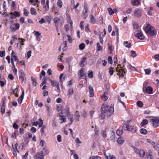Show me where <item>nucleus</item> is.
Masks as SVG:
<instances>
[{
  "label": "nucleus",
  "instance_id": "nucleus-1",
  "mask_svg": "<svg viewBox=\"0 0 159 159\" xmlns=\"http://www.w3.org/2000/svg\"><path fill=\"white\" fill-rule=\"evenodd\" d=\"M103 107L101 108V112L104 113L106 116H109L113 114L114 112V109L113 105L112 104L109 106L106 103L103 104Z\"/></svg>",
  "mask_w": 159,
  "mask_h": 159
},
{
  "label": "nucleus",
  "instance_id": "nucleus-2",
  "mask_svg": "<svg viewBox=\"0 0 159 159\" xmlns=\"http://www.w3.org/2000/svg\"><path fill=\"white\" fill-rule=\"evenodd\" d=\"M144 30L146 32L150 35L152 36L155 35L154 28L149 24H148L145 27Z\"/></svg>",
  "mask_w": 159,
  "mask_h": 159
},
{
  "label": "nucleus",
  "instance_id": "nucleus-3",
  "mask_svg": "<svg viewBox=\"0 0 159 159\" xmlns=\"http://www.w3.org/2000/svg\"><path fill=\"white\" fill-rule=\"evenodd\" d=\"M151 119L152 122L153 126L156 128L159 126V119L155 117H152Z\"/></svg>",
  "mask_w": 159,
  "mask_h": 159
},
{
  "label": "nucleus",
  "instance_id": "nucleus-4",
  "mask_svg": "<svg viewBox=\"0 0 159 159\" xmlns=\"http://www.w3.org/2000/svg\"><path fill=\"white\" fill-rule=\"evenodd\" d=\"M143 89L144 93L151 94L152 93V89L150 86H148L147 88L143 87Z\"/></svg>",
  "mask_w": 159,
  "mask_h": 159
},
{
  "label": "nucleus",
  "instance_id": "nucleus-5",
  "mask_svg": "<svg viewBox=\"0 0 159 159\" xmlns=\"http://www.w3.org/2000/svg\"><path fill=\"white\" fill-rule=\"evenodd\" d=\"M19 78H21L23 81L25 82L26 81V79L24 73L22 70H19Z\"/></svg>",
  "mask_w": 159,
  "mask_h": 159
},
{
  "label": "nucleus",
  "instance_id": "nucleus-6",
  "mask_svg": "<svg viewBox=\"0 0 159 159\" xmlns=\"http://www.w3.org/2000/svg\"><path fill=\"white\" fill-rule=\"evenodd\" d=\"M135 36L140 40H143L144 39V36L141 30H139L138 33L135 35Z\"/></svg>",
  "mask_w": 159,
  "mask_h": 159
},
{
  "label": "nucleus",
  "instance_id": "nucleus-7",
  "mask_svg": "<svg viewBox=\"0 0 159 159\" xmlns=\"http://www.w3.org/2000/svg\"><path fill=\"white\" fill-rule=\"evenodd\" d=\"M87 9V4H85L84 5V10L83 12V16L84 18H86L88 16Z\"/></svg>",
  "mask_w": 159,
  "mask_h": 159
},
{
  "label": "nucleus",
  "instance_id": "nucleus-8",
  "mask_svg": "<svg viewBox=\"0 0 159 159\" xmlns=\"http://www.w3.org/2000/svg\"><path fill=\"white\" fill-rule=\"evenodd\" d=\"M19 27V24L18 23H16L11 26L10 29L12 30V31H15L17 30L18 29Z\"/></svg>",
  "mask_w": 159,
  "mask_h": 159
},
{
  "label": "nucleus",
  "instance_id": "nucleus-9",
  "mask_svg": "<svg viewBox=\"0 0 159 159\" xmlns=\"http://www.w3.org/2000/svg\"><path fill=\"white\" fill-rule=\"evenodd\" d=\"M35 159H43L44 158L43 152L41 151L40 152H38L36 154Z\"/></svg>",
  "mask_w": 159,
  "mask_h": 159
},
{
  "label": "nucleus",
  "instance_id": "nucleus-10",
  "mask_svg": "<svg viewBox=\"0 0 159 159\" xmlns=\"http://www.w3.org/2000/svg\"><path fill=\"white\" fill-rule=\"evenodd\" d=\"M134 16L137 17H139L142 15V11L139 9H136L134 11Z\"/></svg>",
  "mask_w": 159,
  "mask_h": 159
},
{
  "label": "nucleus",
  "instance_id": "nucleus-11",
  "mask_svg": "<svg viewBox=\"0 0 159 159\" xmlns=\"http://www.w3.org/2000/svg\"><path fill=\"white\" fill-rule=\"evenodd\" d=\"M132 126H129L128 124H124L122 126V129L125 130L130 131Z\"/></svg>",
  "mask_w": 159,
  "mask_h": 159
},
{
  "label": "nucleus",
  "instance_id": "nucleus-12",
  "mask_svg": "<svg viewBox=\"0 0 159 159\" xmlns=\"http://www.w3.org/2000/svg\"><path fill=\"white\" fill-rule=\"evenodd\" d=\"M11 16L10 18L11 19L15 18L16 17H18L20 16V13L16 11H14L13 13H11Z\"/></svg>",
  "mask_w": 159,
  "mask_h": 159
},
{
  "label": "nucleus",
  "instance_id": "nucleus-13",
  "mask_svg": "<svg viewBox=\"0 0 159 159\" xmlns=\"http://www.w3.org/2000/svg\"><path fill=\"white\" fill-rule=\"evenodd\" d=\"M84 69L83 68H81L79 71L78 75L80 77H82L84 75L86 74V73H85L84 72Z\"/></svg>",
  "mask_w": 159,
  "mask_h": 159
},
{
  "label": "nucleus",
  "instance_id": "nucleus-14",
  "mask_svg": "<svg viewBox=\"0 0 159 159\" xmlns=\"http://www.w3.org/2000/svg\"><path fill=\"white\" fill-rule=\"evenodd\" d=\"M89 97H93L94 96V90L93 88L91 85L89 86Z\"/></svg>",
  "mask_w": 159,
  "mask_h": 159
},
{
  "label": "nucleus",
  "instance_id": "nucleus-15",
  "mask_svg": "<svg viewBox=\"0 0 159 159\" xmlns=\"http://www.w3.org/2000/svg\"><path fill=\"white\" fill-rule=\"evenodd\" d=\"M116 71L118 72L117 75L120 77H122L124 76V73H125V71L122 69L119 70L116 69Z\"/></svg>",
  "mask_w": 159,
  "mask_h": 159
},
{
  "label": "nucleus",
  "instance_id": "nucleus-16",
  "mask_svg": "<svg viewBox=\"0 0 159 159\" xmlns=\"http://www.w3.org/2000/svg\"><path fill=\"white\" fill-rule=\"evenodd\" d=\"M141 0H131V4L133 6L138 5L140 3Z\"/></svg>",
  "mask_w": 159,
  "mask_h": 159
},
{
  "label": "nucleus",
  "instance_id": "nucleus-17",
  "mask_svg": "<svg viewBox=\"0 0 159 159\" xmlns=\"http://www.w3.org/2000/svg\"><path fill=\"white\" fill-rule=\"evenodd\" d=\"M53 21L55 24V25L57 26H58V24L61 21V18L60 17H56L54 19Z\"/></svg>",
  "mask_w": 159,
  "mask_h": 159
},
{
  "label": "nucleus",
  "instance_id": "nucleus-18",
  "mask_svg": "<svg viewBox=\"0 0 159 159\" xmlns=\"http://www.w3.org/2000/svg\"><path fill=\"white\" fill-rule=\"evenodd\" d=\"M108 93L107 92H105L103 94H102L101 96L102 99L104 101H106L108 99V97L107 96Z\"/></svg>",
  "mask_w": 159,
  "mask_h": 159
},
{
  "label": "nucleus",
  "instance_id": "nucleus-19",
  "mask_svg": "<svg viewBox=\"0 0 159 159\" xmlns=\"http://www.w3.org/2000/svg\"><path fill=\"white\" fill-rule=\"evenodd\" d=\"M105 156H106L107 159H116L115 157L113 155H111L110 154H108L107 155L105 153H104Z\"/></svg>",
  "mask_w": 159,
  "mask_h": 159
},
{
  "label": "nucleus",
  "instance_id": "nucleus-20",
  "mask_svg": "<svg viewBox=\"0 0 159 159\" xmlns=\"http://www.w3.org/2000/svg\"><path fill=\"white\" fill-rule=\"evenodd\" d=\"M86 59V58L85 57H84L82 58L80 64V66L81 67H83L85 66L84 63H85Z\"/></svg>",
  "mask_w": 159,
  "mask_h": 159
},
{
  "label": "nucleus",
  "instance_id": "nucleus-21",
  "mask_svg": "<svg viewBox=\"0 0 159 159\" xmlns=\"http://www.w3.org/2000/svg\"><path fill=\"white\" fill-rule=\"evenodd\" d=\"M24 91H22L21 95L20 96V97L18 99V102L19 103L21 104L22 103V100L24 98Z\"/></svg>",
  "mask_w": 159,
  "mask_h": 159
},
{
  "label": "nucleus",
  "instance_id": "nucleus-22",
  "mask_svg": "<svg viewBox=\"0 0 159 159\" xmlns=\"http://www.w3.org/2000/svg\"><path fill=\"white\" fill-rule=\"evenodd\" d=\"M59 115L60 117V120L61 121V123H62L63 122H65L66 121V118L65 116H61L59 114Z\"/></svg>",
  "mask_w": 159,
  "mask_h": 159
},
{
  "label": "nucleus",
  "instance_id": "nucleus-23",
  "mask_svg": "<svg viewBox=\"0 0 159 159\" xmlns=\"http://www.w3.org/2000/svg\"><path fill=\"white\" fill-rule=\"evenodd\" d=\"M123 133V130L122 129L119 128V129H118L116 131V134L118 136H120L122 135Z\"/></svg>",
  "mask_w": 159,
  "mask_h": 159
},
{
  "label": "nucleus",
  "instance_id": "nucleus-24",
  "mask_svg": "<svg viewBox=\"0 0 159 159\" xmlns=\"http://www.w3.org/2000/svg\"><path fill=\"white\" fill-rule=\"evenodd\" d=\"M68 117L69 119L70 120V125L72 124L73 121V115L72 114H70L67 116Z\"/></svg>",
  "mask_w": 159,
  "mask_h": 159
},
{
  "label": "nucleus",
  "instance_id": "nucleus-25",
  "mask_svg": "<svg viewBox=\"0 0 159 159\" xmlns=\"http://www.w3.org/2000/svg\"><path fill=\"white\" fill-rule=\"evenodd\" d=\"M75 118L76 121L79 120V118L80 117V115L79 114L78 111H76L75 113Z\"/></svg>",
  "mask_w": 159,
  "mask_h": 159
},
{
  "label": "nucleus",
  "instance_id": "nucleus-26",
  "mask_svg": "<svg viewBox=\"0 0 159 159\" xmlns=\"http://www.w3.org/2000/svg\"><path fill=\"white\" fill-rule=\"evenodd\" d=\"M49 0H47L46 4L43 6V8L46 10L49 9Z\"/></svg>",
  "mask_w": 159,
  "mask_h": 159
},
{
  "label": "nucleus",
  "instance_id": "nucleus-27",
  "mask_svg": "<svg viewBox=\"0 0 159 159\" xmlns=\"http://www.w3.org/2000/svg\"><path fill=\"white\" fill-rule=\"evenodd\" d=\"M30 13L33 15H36L37 14L36 10L33 7H32L30 9Z\"/></svg>",
  "mask_w": 159,
  "mask_h": 159
},
{
  "label": "nucleus",
  "instance_id": "nucleus-28",
  "mask_svg": "<svg viewBox=\"0 0 159 159\" xmlns=\"http://www.w3.org/2000/svg\"><path fill=\"white\" fill-rule=\"evenodd\" d=\"M5 106L4 104L3 103L1 106L0 112L2 114H3L5 113Z\"/></svg>",
  "mask_w": 159,
  "mask_h": 159
},
{
  "label": "nucleus",
  "instance_id": "nucleus-29",
  "mask_svg": "<svg viewBox=\"0 0 159 159\" xmlns=\"http://www.w3.org/2000/svg\"><path fill=\"white\" fill-rule=\"evenodd\" d=\"M90 21L91 23L93 24H94L95 23V20L94 16L93 15L90 16Z\"/></svg>",
  "mask_w": 159,
  "mask_h": 159
},
{
  "label": "nucleus",
  "instance_id": "nucleus-30",
  "mask_svg": "<svg viewBox=\"0 0 159 159\" xmlns=\"http://www.w3.org/2000/svg\"><path fill=\"white\" fill-rule=\"evenodd\" d=\"M124 142V141L123 139L121 137H119L117 140V142L119 144H122Z\"/></svg>",
  "mask_w": 159,
  "mask_h": 159
},
{
  "label": "nucleus",
  "instance_id": "nucleus-31",
  "mask_svg": "<svg viewBox=\"0 0 159 159\" xmlns=\"http://www.w3.org/2000/svg\"><path fill=\"white\" fill-rule=\"evenodd\" d=\"M148 123V121L147 120L144 119L143 120L142 122L141 123V126H143Z\"/></svg>",
  "mask_w": 159,
  "mask_h": 159
},
{
  "label": "nucleus",
  "instance_id": "nucleus-32",
  "mask_svg": "<svg viewBox=\"0 0 159 159\" xmlns=\"http://www.w3.org/2000/svg\"><path fill=\"white\" fill-rule=\"evenodd\" d=\"M124 44L126 47L128 48H130L131 46V43H129L128 41L124 42Z\"/></svg>",
  "mask_w": 159,
  "mask_h": 159
},
{
  "label": "nucleus",
  "instance_id": "nucleus-33",
  "mask_svg": "<svg viewBox=\"0 0 159 159\" xmlns=\"http://www.w3.org/2000/svg\"><path fill=\"white\" fill-rule=\"evenodd\" d=\"M49 81L52 86L55 87L57 85V82L55 80H52L50 79Z\"/></svg>",
  "mask_w": 159,
  "mask_h": 159
},
{
  "label": "nucleus",
  "instance_id": "nucleus-34",
  "mask_svg": "<svg viewBox=\"0 0 159 159\" xmlns=\"http://www.w3.org/2000/svg\"><path fill=\"white\" fill-rule=\"evenodd\" d=\"M140 132L141 134H146L147 133L146 129L143 128L140 129Z\"/></svg>",
  "mask_w": 159,
  "mask_h": 159
},
{
  "label": "nucleus",
  "instance_id": "nucleus-35",
  "mask_svg": "<svg viewBox=\"0 0 159 159\" xmlns=\"http://www.w3.org/2000/svg\"><path fill=\"white\" fill-rule=\"evenodd\" d=\"M139 153L141 157H143L145 155V152L143 150H140Z\"/></svg>",
  "mask_w": 159,
  "mask_h": 159
},
{
  "label": "nucleus",
  "instance_id": "nucleus-36",
  "mask_svg": "<svg viewBox=\"0 0 159 159\" xmlns=\"http://www.w3.org/2000/svg\"><path fill=\"white\" fill-rule=\"evenodd\" d=\"M97 45V50L98 51H102V47L100 45L99 43H98Z\"/></svg>",
  "mask_w": 159,
  "mask_h": 159
},
{
  "label": "nucleus",
  "instance_id": "nucleus-37",
  "mask_svg": "<svg viewBox=\"0 0 159 159\" xmlns=\"http://www.w3.org/2000/svg\"><path fill=\"white\" fill-rule=\"evenodd\" d=\"M31 79L32 81L33 85L34 86H35L37 84V82H36V79L34 78L33 77H31Z\"/></svg>",
  "mask_w": 159,
  "mask_h": 159
},
{
  "label": "nucleus",
  "instance_id": "nucleus-38",
  "mask_svg": "<svg viewBox=\"0 0 159 159\" xmlns=\"http://www.w3.org/2000/svg\"><path fill=\"white\" fill-rule=\"evenodd\" d=\"M93 72L92 70H89L88 72V76L91 78H92L93 77Z\"/></svg>",
  "mask_w": 159,
  "mask_h": 159
},
{
  "label": "nucleus",
  "instance_id": "nucleus-39",
  "mask_svg": "<svg viewBox=\"0 0 159 159\" xmlns=\"http://www.w3.org/2000/svg\"><path fill=\"white\" fill-rule=\"evenodd\" d=\"M127 68L131 71H134L136 70L135 68V67L132 66L130 65L128 66Z\"/></svg>",
  "mask_w": 159,
  "mask_h": 159
},
{
  "label": "nucleus",
  "instance_id": "nucleus-40",
  "mask_svg": "<svg viewBox=\"0 0 159 159\" xmlns=\"http://www.w3.org/2000/svg\"><path fill=\"white\" fill-rule=\"evenodd\" d=\"M111 136L110 137L111 139L113 140L115 138V133L114 132H111Z\"/></svg>",
  "mask_w": 159,
  "mask_h": 159
},
{
  "label": "nucleus",
  "instance_id": "nucleus-41",
  "mask_svg": "<svg viewBox=\"0 0 159 159\" xmlns=\"http://www.w3.org/2000/svg\"><path fill=\"white\" fill-rule=\"evenodd\" d=\"M137 106L140 107H142L143 105V102L140 101H139L137 102Z\"/></svg>",
  "mask_w": 159,
  "mask_h": 159
},
{
  "label": "nucleus",
  "instance_id": "nucleus-42",
  "mask_svg": "<svg viewBox=\"0 0 159 159\" xmlns=\"http://www.w3.org/2000/svg\"><path fill=\"white\" fill-rule=\"evenodd\" d=\"M19 42L20 43L21 45H24V44L23 42L25 41V39H19Z\"/></svg>",
  "mask_w": 159,
  "mask_h": 159
},
{
  "label": "nucleus",
  "instance_id": "nucleus-43",
  "mask_svg": "<svg viewBox=\"0 0 159 159\" xmlns=\"http://www.w3.org/2000/svg\"><path fill=\"white\" fill-rule=\"evenodd\" d=\"M31 51L30 50L28 51L27 53L25 55V56L27 57V58H30L31 56Z\"/></svg>",
  "mask_w": 159,
  "mask_h": 159
},
{
  "label": "nucleus",
  "instance_id": "nucleus-44",
  "mask_svg": "<svg viewBox=\"0 0 159 159\" xmlns=\"http://www.w3.org/2000/svg\"><path fill=\"white\" fill-rule=\"evenodd\" d=\"M139 25L138 23L134 22L133 24V28L135 29H137L139 28Z\"/></svg>",
  "mask_w": 159,
  "mask_h": 159
},
{
  "label": "nucleus",
  "instance_id": "nucleus-45",
  "mask_svg": "<svg viewBox=\"0 0 159 159\" xmlns=\"http://www.w3.org/2000/svg\"><path fill=\"white\" fill-rule=\"evenodd\" d=\"M73 89H70L68 90V95H69V97H70L71 96V95L73 94Z\"/></svg>",
  "mask_w": 159,
  "mask_h": 159
},
{
  "label": "nucleus",
  "instance_id": "nucleus-46",
  "mask_svg": "<svg viewBox=\"0 0 159 159\" xmlns=\"http://www.w3.org/2000/svg\"><path fill=\"white\" fill-rule=\"evenodd\" d=\"M79 47L80 50H83L85 48V44L83 43H81L79 45Z\"/></svg>",
  "mask_w": 159,
  "mask_h": 159
},
{
  "label": "nucleus",
  "instance_id": "nucleus-47",
  "mask_svg": "<svg viewBox=\"0 0 159 159\" xmlns=\"http://www.w3.org/2000/svg\"><path fill=\"white\" fill-rule=\"evenodd\" d=\"M39 124H38L39 126V127H42V125L43 124V120L41 118H39Z\"/></svg>",
  "mask_w": 159,
  "mask_h": 159
},
{
  "label": "nucleus",
  "instance_id": "nucleus-48",
  "mask_svg": "<svg viewBox=\"0 0 159 159\" xmlns=\"http://www.w3.org/2000/svg\"><path fill=\"white\" fill-rule=\"evenodd\" d=\"M113 71L114 70L113 68L111 67H110L109 68V72L111 75H113Z\"/></svg>",
  "mask_w": 159,
  "mask_h": 159
},
{
  "label": "nucleus",
  "instance_id": "nucleus-49",
  "mask_svg": "<svg viewBox=\"0 0 159 159\" xmlns=\"http://www.w3.org/2000/svg\"><path fill=\"white\" fill-rule=\"evenodd\" d=\"M18 91V88H16L14 90H13L11 89V93L14 94V93H16Z\"/></svg>",
  "mask_w": 159,
  "mask_h": 159
},
{
  "label": "nucleus",
  "instance_id": "nucleus-50",
  "mask_svg": "<svg viewBox=\"0 0 159 159\" xmlns=\"http://www.w3.org/2000/svg\"><path fill=\"white\" fill-rule=\"evenodd\" d=\"M89 159H101V157L98 156H93L90 157Z\"/></svg>",
  "mask_w": 159,
  "mask_h": 159
},
{
  "label": "nucleus",
  "instance_id": "nucleus-51",
  "mask_svg": "<svg viewBox=\"0 0 159 159\" xmlns=\"http://www.w3.org/2000/svg\"><path fill=\"white\" fill-rule=\"evenodd\" d=\"M147 142L151 143L153 146H154L155 145V143L153 141L150 140V139H147ZM153 147H154V146H153Z\"/></svg>",
  "mask_w": 159,
  "mask_h": 159
},
{
  "label": "nucleus",
  "instance_id": "nucleus-52",
  "mask_svg": "<svg viewBox=\"0 0 159 159\" xmlns=\"http://www.w3.org/2000/svg\"><path fill=\"white\" fill-rule=\"evenodd\" d=\"M101 114L100 116V117L101 119H104L105 118V116L106 115L104 113H102L101 112Z\"/></svg>",
  "mask_w": 159,
  "mask_h": 159
},
{
  "label": "nucleus",
  "instance_id": "nucleus-53",
  "mask_svg": "<svg viewBox=\"0 0 159 159\" xmlns=\"http://www.w3.org/2000/svg\"><path fill=\"white\" fill-rule=\"evenodd\" d=\"M66 36L68 38L67 40H68V41L70 43H71L72 42L71 37L70 36L68 35H67Z\"/></svg>",
  "mask_w": 159,
  "mask_h": 159
},
{
  "label": "nucleus",
  "instance_id": "nucleus-54",
  "mask_svg": "<svg viewBox=\"0 0 159 159\" xmlns=\"http://www.w3.org/2000/svg\"><path fill=\"white\" fill-rule=\"evenodd\" d=\"M33 33L34 34V35L36 36H39L41 35V34L39 33L38 31H34Z\"/></svg>",
  "mask_w": 159,
  "mask_h": 159
},
{
  "label": "nucleus",
  "instance_id": "nucleus-55",
  "mask_svg": "<svg viewBox=\"0 0 159 159\" xmlns=\"http://www.w3.org/2000/svg\"><path fill=\"white\" fill-rule=\"evenodd\" d=\"M151 154H152L151 151L150 150H149L148 151V152H147L146 153V156H147V157H150V156L151 157H152V155Z\"/></svg>",
  "mask_w": 159,
  "mask_h": 159
},
{
  "label": "nucleus",
  "instance_id": "nucleus-56",
  "mask_svg": "<svg viewBox=\"0 0 159 159\" xmlns=\"http://www.w3.org/2000/svg\"><path fill=\"white\" fill-rule=\"evenodd\" d=\"M108 12L110 15H111L114 13L113 10L110 8H109L107 9Z\"/></svg>",
  "mask_w": 159,
  "mask_h": 159
},
{
  "label": "nucleus",
  "instance_id": "nucleus-57",
  "mask_svg": "<svg viewBox=\"0 0 159 159\" xmlns=\"http://www.w3.org/2000/svg\"><path fill=\"white\" fill-rule=\"evenodd\" d=\"M108 62L110 64L112 63V57L111 56H109L108 57Z\"/></svg>",
  "mask_w": 159,
  "mask_h": 159
},
{
  "label": "nucleus",
  "instance_id": "nucleus-58",
  "mask_svg": "<svg viewBox=\"0 0 159 159\" xmlns=\"http://www.w3.org/2000/svg\"><path fill=\"white\" fill-rule=\"evenodd\" d=\"M25 147V145L24 143H22L19 146V149L20 150H22Z\"/></svg>",
  "mask_w": 159,
  "mask_h": 159
},
{
  "label": "nucleus",
  "instance_id": "nucleus-59",
  "mask_svg": "<svg viewBox=\"0 0 159 159\" xmlns=\"http://www.w3.org/2000/svg\"><path fill=\"white\" fill-rule=\"evenodd\" d=\"M65 112L66 115L67 116L70 114V112L69 111V108H67L66 109Z\"/></svg>",
  "mask_w": 159,
  "mask_h": 159
},
{
  "label": "nucleus",
  "instance_id": "nucleus-60",
  "mask_svg": "<svg viewBox=\"0 0 159 159\" xmlns=\"http://www.w3.org/2000/svg\"><path fill=\"white\" fill-rule=\"evenodd\" d=\"M11 58H12L14 60V61H19V60L18 59L17 56L16 55L13 56L12 57H11Z\"/></svg>",
  "mask_w": 159,
  "mask_h": 159
},
{
  "label": "nucleus",
  "instance_id": "nucleus-61",
  "mask_svg": "<svg viewBox=\"0 0 159 159\" xmlns=\"http://www.w3.org/2000/svg\"><path fill=\"white\" fill-rule=\"evenodd\" d=\"M5 52L4 51H0V57H1L5 56Z\"/></svg>",
  "mask_w": 159,
  "mask_h": 159
},
{
  "label": "nucleus",
  "instance_id": "nucleus-62",
  "mask_svg": "<svg viewBox=\"0 0 159 159\" xmlns=\"http://www.w3.org/2000/svg\"><path fill=\"white\" fill-rule=\"evenodd\" d=\"M57 4L60 8L62 7V3L61 1V0H58L57 1Z\"/></svg>",
  "mask_w": 159,
  "mask_h": 159
},
{
  "label": "nucleus",
  "instance_id": "nucleus-63",
  "mask_svg": "<svg viewBox=\"0 0 159 159\" xmlns=\"http://www.w3.org/2000/svg\"><path fill=\"white\" fill-rule=\"evenodd\" d=\"M61 136L60 135H57V140L59 142H61L62 140L61 139Z\"/></svg>",
  "mask_w": 159,
  "mask_h": 159
},
{
  "label": "nucleus",
  "instance_id": "nucleus-64",
  "mask_svg": "<svg viewBox=\"0 0 159 159\" xmlns=\"http://www.w3.org/2000/svg\"><path fill=\"white\" fill-rule=\"evenodd\" d=\"M39 22L40 24H42L45 22L46 20H45L44 18H42L40 20H39Z\"/></svg>",
  "mask_w": 159,
  "mask_h": 159
}]
</instances>
